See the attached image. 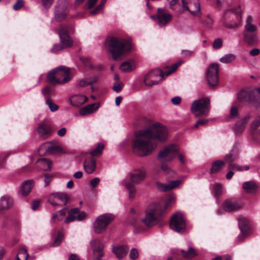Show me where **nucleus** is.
I'll return each mask as SVG.
<instances>
[{
	"mask_svg": "<svg viewBox=\"0 0 260 260\" xmlns=\"http://www.w3.org/2000/svg\"><path fill=\"white\" fill-rule=\"evenodd\" d=\"M100 107L99 103L89 104L79 110V114L82 116H85L95 112Z\"/></svg>",
	"mask_w": 260,
	"mask_h": 260,
	"instance_id": "4be33fe9",
	"label": "nucleus"
},
{
	"mask_svg": "<svg viewBox=\"0 0 260 260\" xmlns=\"http://www.w3.org/2000/svg\"><path fill=\"white\" fill-rule=\"evenodd\" d=\"M237 98L241 102H252L255 100L253 93L247 90H242L238 93Z\"/></svg>",
	"mask_w": 260,
	"mask_h": 260,
	"instance_id": "b1692460",
	"label": "nucleus"
},
{
	"mask_svg": "<svg viewBox=\"0 0 260 260\" xmlns=\"http://www.w3.org/2000/svg\"><path fill=\"white\" fill-rule=\"evenodd\" d=\"M239 225L241 230V234L238 237L239 240H243L244 237L247 234V226L246 220L245 218L239 219Z\"/></svg>",
	"mask_w": 260,
	"mask_h": 260,
	"instance_id": "c756f323",
	"label": "nucleus"
},
{
	"mask_svg": "<svg viewBox=\"0 0 260 260\" xmlns=\"http://www.w3.org/2000/svg\"><path fill=\"white\" fill-rule=\"evenodd\" d=\"M45 145H48L47 146V150L50 153L56 154L59 153H64L61 147L56 144L53 143H46Z\"/></svg>",
	"mask_w": 260,
	"mask_h": 260,
	"instance_id": "473e14b6",
	"label": "nucleus"
},
{
	"mask_svg": "<svg viewBox=\"0 0 260 260\" xmlns=\"http://www.w3.org/2000/svg\"><path fill=\"white\" fill-rule=\"evenodd\" d=\"M63 235L61 233H59L58 234V236L57 238L54 240L53 246H57L59 245H60V243L61 242V241L63 239Z\"/></svg>",
	"mask_w": 260,
	"mask_h": 260,
	"instance_id": "13d9d810",
	"label": "nucleus"
},
{
	"mask_svg": "<svg viewBox=\"0 0 260 260\" xmlns=\"http://www.w3.org/2000/svg\"><path fill=\"white\" fill-rule=\"evenodd\" d=\"M39 136L44 139L50 137L52 133V127L47 120L41 122L37 129Z\"/></svg>",
	"mask_w": 260,
	"mask_h": 260,
	"instance_id": "a211bd4d",
	"label": "nucleus"
},
{
	"mask_svg": "<svg viewBox=\"0 0 260 260\" xmlns=\"http://www.w3.org/2000/svg\"><path fill=\"white\" fill-rule=\"evenodd\" d=\"M12 205V201L9 197H2L0 200V211L10 208Z\"/></svg>",
	"mask_w": 260,
	"mask_h": 260,
	"instance_id": "7c9ffc66",
	"label": "nucleus"
},
{
	"mask_svg": "<svg viewBox=\"0 0 260 260\" xmlns=\"http://www.w3.org/2000/svg\"><path fill=\"white\" fill-rule=\"evenodd\" d=\"M129 257L132 259H135L139 256V252L137 249L133 248L131 249L129 253Z\"/></svg>",
	"mask_w": 260,
	"mask_h": 260,
	"instance_id": "4d7b16f0",
	"label": "nucleus"
},
{
	"mask_svg": "<svg viewBox=\"0 0 260 260\" xmlns=\"http://www.w3.org/2000/svg\"><path fill=\"white\" fill-rule=\"evenodd\" d=\"M213 22V20L209 16L205 21L204 24L207 27H211Z\"/></svg>",
	"mask_w": 260,
	"mask_h": 260,
	"instance_id": "69168bd1",
	"label": "nucleus"
},
{
	"mask_svg": "<svg viewBox=\"0 0 260 260\" xmlns=\"http://www.w3.org/2000/svg\"><path fill=\"white\" fill-rule=\"evenodd\" d=\"M209 120L206 119H199L197 123L194 125V128H197L199 125H205L208 123Z\"/></svg>",
	"mask_w": 260,
	"mask_h": 260,
	"instance_id": "052dcab7",
	"label": "nucleus"
},
{
	"mask_svg": "<svg viewBox=\"0 0 260 260\" xmlns=\"http://www.w3.org/2000/svg\"><path fill=\"white\" fill-rule=\"evenodd\" d=\"M253 18L251 16H248L244 26L243 32L244 41L249 44H254L257 42V27L252 23Z\"/></svg>",
	"mask_w": 260,
	"mask_h": 260,
	"instance_id": "0eeeda50",
	"label": "nucleus"
},
{
	"mask_svg": "<svg viewBox=\"0 0 260 260\" xmlns=\"http://www.w3.org/2000/svg\"><path fill=\"white\" fill-rule=\"evenodd\" d=\"M239 113L237 107L236 106H232L230 110V116L232 118H239Z\"/></svg>",
	"mask_w": 260,
	"mask_h": 260,
	"instance_id": "603ef678",
	"label": "nucleus"
},
{
	"mask_svg": "<svg viewBox=\"0 0 260 260\" xmlns=\"http://www.w3.org/2000/svg\"><path fill=\"white\" fill-rule=\"evenodd\" d=\"M182 7L192 15L199 16L201 14L199 0H181Z\"/></svg>",
	"mask_w": 260,
	"mask_h": 260,
	"instance_id": "4468645a",
	"label": "nucleus"
},
{
	"mask_svg": "<svg viewBox=\"0 0 260 260\" xmlns=\"http://www.w3.org/2000/svg\"><path fill=\"white\" fill-rule=\"evenodd\" d=\"M123 86V84L120 81L115 82L113 86V89L116 92H119L122 89Z\"/></svg>",
	"mask_w": 260,
	"mask_h": 260,
	"instance_id": "5fc2aeb1",
	"label": "nucleus"
},
{
	"mask_svg": "<svg viewBox=\"0 0 260 260\" xmlns=\"http://www.w3.org/2000/svg\"><path fill=\"white\" fill-rule=\"evenodd\" d=\"M96 160L93 158L90 159H85L84 164L83 167L85 172L87 174H91L93 173L96 169Z\"/></svg>",
	"mask_w": 260,
	"mask_h": 260,
	"instance_id": "5701e85b",
	"label": "nucleus"
},
{
	"mask_svg": "<svg viewBox=\"0 0 260 260\" xmlns=\"http://www.w3.org/2000/svg\"><path fill=\"white\" fill-rule=\"evenodd\" d=\"M237 158V155L234 150H232L228 154H226L224 157V161L227 163H231L235 160Z\"/></svg>",
	"mask_w": 260,
	"mask_h": 260,
	"instance_id": "ea45409f",
	"label": "nucleus"
},
{
	"mask_svg": "<svg viewBox=\"0 0 260 260\" xmlns=\"http://www.w3.org/2000/svg\"><path fill=\"white\" fill-rule=\"evenodd\" d=\"M182 181L180 180L170 181L168 183H162L159 182L155 183L157 189L161 191H167L178 187Z\"/></svg>",
	"mask_w": 260,
	"mask_h": 260,
	"instance_id": "6ab92c4d",
	"label": "nucleus"
},
{
	"mask_svg": "<svg viewBox=\"0 0 260 260\" xmlns=\"http://www.w3.org/2000/svg\"><path fill=\"white\" fill-rule=\"evenodd\" d=\"M88 79V81L90 85H91L92 84L94 83H96L98 82L100 79L99 75H94L90 78H87Z\"/></svg>",
	"mask_w": 260,
	"mask_h": 260,
	"instance_id": "680f3d73",
	"label": "nucleus"
},
{
	"mask_svg": "<svg viewBox=\"0 0 260 260\" xmlns=\"http://www.w3.org/2000/svg\"><path fill=\"white\" fill-rule=\"evenodd\" d=\"M48 82L52 85H60L68 83L72 78L70 69L59 66L50 71L47 75Z\"/></svg>",
	"mask_w": 260,
	"mask_h": 260,
	"instance_id": "39448f33",
	"label": "nucleus"
},
{
	"mask_svg": "<svg viewBox=\"0 0 260 260\" xmlns=\"http://www.w3.org/2000/svg\"><path fill=\"white\" fill-rule=\"evenodd\" d=\"M77 85L81 87H84L88 85H90L88 79L86 78L79 80L77 82Z\"/></svg>",
	"mask_w": 260,
	"mask_h": 260,
	"instance_id": "864d4df0",
	"label": "nucleus"
},
{
	"mask_svg": "<svg viewBox=\"0 0 260 260\" xmlns=\"http://www.w3.org/2000/svg\"><path fill=\"white\" fill-rule=\"evenodd\" d=\"M181 252L185 258L191 259L197 255V253L194 249L191 247H189L187 251L181 249Z\"/></svg>",
	"mask_w": 260,
	"mask_h": 260,
	"instance_id": "58836bf2",
	"label": "nucleus"
},
{
	"mask_svg": "<svg viewBox=\"0 0 260 260\" xmlns=\"http://www.w3.org/2000/svg\"><path fill=\"white\" fill-rule=\"evenodd\" d=\"M225 166V162L221 160H217L212 163V167L210 169V174H216Z\"/></svg>",
	"mask_w": 260,
	"mask_h": 260,
	"instance_id": "2f4dec72",
	"label": "nucleus"
},
{
	"mask_svg": "<svg viewBox=\"0 0 260 260\" xmlns=\"http://www.w3.org/2000/svg\"><path fill=\"white\" fill-rule=\"evenodd\" d=\"M33 187V181L27 180L22 183L21 187V192L23 196H26L31 191Z\"/></svg>",
	"mask_w": 260,
	"mask_h": 260,
	"instance_id": "72a5a7b5",
	"label": "nucleus"
},
{
	"mask_svg": "<svg viewBox=\"0 0 260 260\" xmlns=\"http://www.w3.org/2000/svg\"><path fill=\"white\" fill-rule=\"evenodd\" d=\"M121 183L123 184L128 190L129 198L133 199L135 197L136 192V189L134 188V185H132V184L127 183L125 182L124 181H122Z\"/></svg>",
	"mask_w": 260,
	"mask_h": 260,
	"instance_id": "4c0bfd02",
	"label": "nucleus"
},
{
	"mask_svg": "<svg viewBox=\"0 0 260 260\" xmlns=\"http://www.w3.org/2000/svg\"><path fill=\"white\" fill-rule=\"evenodd\" d=\"M167 207L168 205L164 206L158 203L150 204L146 209L145 217L142 222L147 226H153L160 219Z\"/></svg>",
	"mask_w": 260,
	"mask_h": 260,
	"instance_id": "7ed1b4c3",
	"label": "nucleus"
},
{
	"mask_svg": "<svg viewBox=\"0 0 260 260\" xmlns=\"http://www.w3.org/2000/svg\"><path fill=\"white\" fill-rule=\"evenodd\" d=\"M25 2L23 0H17L13 6V9L15 11L19 10L24 7Z\"/></svg>",
	"mask_w": 260,
	"mask_h": 260,
	"instance_id": "3c124183",
	"label": "nucleus"
},
{
	"mask_svg": "<svg viewBox=\"0 0 260 260\" xmlns=\"http://www.w3.org/2000/svg\"><path fill=\"white\" fill-rule=\"evenodd\" d=\"M61 45L66 48L72 46L73 41L69 35L68 26H61L58 31Z\"/></svg>",
	"mask_w": 260,
	"mask_h": 260,
	"instance_id": "f3484780",
	"label": "nucleus"
},
{
	"mask_svg": "<svg viewBox=\"0 0 260 260\" xmlns=\"http://www.w3.org/2000/svg\"><path fill=\"white\" fill-rule=\"evenodd\" d=\"M102 8H103L102 7V5H99L96 7L95 9L91 10L90 13L92 15H95L102 9Z\"/></svg>",
	"mask_w": 260,
	"mask_h": 260,
	"instance_id": "338daca9",
	"label": "nucleus"
},
{
	"mask_svg": "<svg viewBox=\"0 0 260 260\" xmlns=\"http://www.w3.org/2000/svg\"><path fill=\"white\" fill-rule=\"evenodd\" d=\"M242 20V10L238 5L225 11L223 17V23L224 26L229 29H236L241 25Z\"/></svg>",
	"mask_w": 260,
	"mask_h": 260,
	"instance_id": "20e7f679",
	"label": "nucleus"
},
{
	"mask_svg": "<svg viewBox=\"0 0 260 260\" xmlns=\"http://www.w3.org/2000/svg\"><path fill=\"white\" fill-rule=\"evenodd\" d=\"M53 92V89L49 86H46L42 90V93L44 95L45 100L46 99H50V94Z\"/></svg>",
	"mask_w": 260,
	"mask_h": 260,
	"instance_id": "c03bdc74",
	"label": "nucleus"
},
{
	"mask_svg": "<svg viewBox=\"0 0 260 260\" xmlns=\"http://www.w3.org/2000/svg\"><path fill=\"white\" fill-rule=\"evenodd\" d=\"M170 228L174 231L181 233L186 229V222L182 214L177 212L174 214L171 218Z\"/></svg>",
	"mask_w": 260,
	"mask_h": 260,
	"instance_id": "9d476101",
	"label": "nucleus"
},
{
	"mask_svg": "<svg viewBox=\"0 0 260 260\" xmlns=\"http://www.w3.org/2000/svg\"><path fill=\"white\" fill-rule=\"evenodd\" d=\"M219 66L217 63H211L208 67L207 72V79L209 85L213 87L217 86L219 82Z\"/></svg>",
	"mask_w": 260,
	"mask_h": 260,
	"instance_id": "ddd939ff",
	"label": "nucleus"
},
{
	"mask_svg": "<svg viewBox=\"0 0 260 260\" xmlns=\"http://www.w3.org/2000/svg\"><path fill=\"white\" fill-rule=\"evenodd\" d=\"M86 214L84 211L80 212L77 208L71 209L68 212V216L64 219V222L69 223L75 220L82 221L85 219Z\"/></svg>",
	"mask_w": 260,
	"mask_h": 260,
	"instance_id": "dca6fc26",
	"label": "nucleus"
},
{
	"mask_svg": "<svg viewBox=\"0 0 260 260\" xmlns=\"http://www.w3.org/2000/svg\"><path fill=\"white\" fill-rule=\"evenodd\" d=\"M87 98L84 95H75L70 98L71 104L75 107H80L86 102Z\"/></svg>",
	"mask_w": 260,
	"mask_h": 260,
	"instance_id": "a878e982",
	"label": "nucleus"
},
{
	"mask_svg": "<svg viewBox=\"0 0 260 260\" xmlns=\"http://www.w3.org/2000/svg\"><path fill=\"white\" fill-rule=\"evenodd\" d=\"M46 104L48 106L51 112H55L58 110L59 107L55 103L51 102L50 99H46L45 101Z\"/></svg>",
	"mask_w": 260,
	"mask_h": 260,
	"instance_id": "a18cd8bd",
	"label": "nucleus"
},
{
	"mask_svg": "<svg viewBox=\"0 0 260 260\" xmlns=\"http://www.w3.org/2000/svg\"><path fill=\"white\" fill-rule=\"evenodd\" d=\"M105 46L114 60L123 54L130 51L132 48L129 39L118 37L109 38L106 41Z\"/></svg>",
	"mask_w": 260,
	"mask_h": 260,
	"instance_id": "f03ea898",
	"label": "nucleus"
},
{
	"mask_svg": "<svg viewBox=\"0 0 260 260\" xmlns=\"http://www.w3.org/2000/svg\"><path fill=\"white\" fill-rule=\"evenodd\" d=\"M180 63L174 64L171 68L168 70L162 72L159 69H155L150 71L147 74L144 79V82L146 86H151L158 84L164 80V76H168L174 72Z\"/></svg>",
	"mask_w": 260,
	"mask_h": 260,
	"instance_id": "423d86ee",
	"label": "nucleus"
},
{
	"mask_svg": "<svg viewBox=\"0 0 260 260\" xmlns=\"http://www.w3.org/2000/svg\"><path fill=\"white\" fill-rule=\"evenodd\" d=\"M37 162L40 163L42 166V169L45 171H49L51 169V162L46 158H40L37 161Z\"/></svg>",
	"mask_w": 260,
	"mask_h": 260,
	"instance_id": "e433bc0d",
	"label": "nucleus"
},
{
	"mask_svg": "<svg viewBox=\"0 0 260 260\" xmlns=\"http://www.w3.org/2000/svg\"><path fill=\"white\" fill-rule=\"evenodd\" d=\"M135 69V63L133 60L123 62L120 66V69L124 72H130Z\"/></svg>",
	"mask_w": 260,
	"mask_h": 260,
	"instance_id": "f704fd0d",
	"label": "nucleus"
},
{
	"mask_svg": "<svg viewBox=\"0 0 260 260\" xmlns=\"http://www.w3.org/2000/svg\"><path fill=\"white\" fill-rule=\"evenodd\" d=\"M66 48L63 45L60 44H55L52 49L50 50V52L54 54H58L60 51Z\"/></svg>",
	"mask_w": 260,
	"mask_h": 260,
	"instance_id": "49530a36",
	"label": "nucleus"
},
{
	"mask_svg": "<svg viewBox=\"0 0 260 260\" xmlns=\"http://www.w3.org/2000/svg\"><path fill=\"white\" fill-rule=\"evenodd\" d=\"M179 147L176 145H170L160 151L158 154V158L161 161L172 160L177 155Z\"/></svg>",
	"mask_w": 260,
	"mask_h": 260,
	"instance_id": "9b49d317",
	"label": "nucleus"
},
{
	"mask_svg": "<svg viewBox=\"0 0 260 260\" xmlns=\"http://www.w3.org/2000/svg\"><path fill=\"white\" fill-rule=\"evenodd\" d=\"M55 193L50 194L48 197V202L53 206L59 205Z\"/></svg>",
	"mask_w": 260,
	"mask_h": 260,
	"instance_id": "de8ad7c7",
	"label": "nucleus"
},
{
	"mask_svg": "<svg viewBox=\"0 0 260 260\" xmlns=\"http://www.w3.org/2000/svg\"><path fill=\"white\" fill-rule=\"evenodd\" d=\"M146 176L145 171L140 169H136L129 173L128 175L130 182L127 183L132 184L133 185L141 183Z\"/></svg>",
	"mask_w": 260,
	"mask_h": 260,
	"instance_id": "2eb2a0df",
	"label": "nucleus"
},
{
	"mask_svg": "<svg viewBox=\"0 0 260 260\" xmlns=\"http://www.w3.org/2000/svg\"><path fill=\"white\" fill-rule=\"evenodd\" d=\"M210 101L208 98H203L194 101L191 106V111L196 116H207L210 110Z\"/></svg>",
	"mask_w": 260,
	"mask_h": 260,
	"instance_id": "6e6552de",
	"label": "nucleus"
},
{
	"mask_svg": "<svg viewBox=\"0 0 260 260\" xmlns=\"http://www.w3.org/2000/svg\"><path fill=\"white\" fill-rule=\"evenodd\" d=\"M222 46V41L220 38L215 39L213 43V47L214 49H219Z\"/></svg>",
	"mask_w": 260,
	"mask_h": 260,
	"instance_id": "6e6d98bb",
	"label": "nucleus"
},
{
	"mask_svg": "<svg viewBox=\"0 0 260 260\" xmlns=\"http://www.w3.org/2000/svg\"><path fill=\"white\" fill-rule=\"evenodd\" d=\"M43 6L46 8L48 9L52 5L54 0H41Z\"/></svg>",
	"mask_w": 260,
	"mask_h": 260,
	"instance_id": "bf43d9fd",
	"label": "nucleus"
},
{
	"mask_svg": "<svg viewBox=\"0 0 260 260\" xmlns=\"http://www.w3.org/2000/svg\"><path fill=\"white\" fill-rule=\"evenodd\" d=\"M180 6V5L179 4V0H172L170 2V8L174 11L181 13L182 12L179 8Z\"/></svg>",
	"mask_w": 260,
	"mask_h": 260,
	"instance_id": "37998d69",
	"label": "nucleus"
},
{
	"mask_svg": "<svg viewBox=\"0 0 260 260\" xmlns=\"http://www.w3.org/2000/svg\"><path fill=\"white\" fill-rule=\"evenodd\" d=\"M260 125V116L257 117L252 122L251 127L253 129H256Z\"/></svg>",
	"mask_w": 260,
	"mask_h": 260,
	"instance_id": "0e129e2a",
	"label": "nucleus"
},
{
	"mask_svg": "<svg viewBox=\"0 0 260 260\" xmlns=\"http://www.w3.org/2000/svg\"><path fill=\"white\" fill-rule=\"evenodd\" d=\"M156 18L159 26L160 27H163L171 20L172 15L170 14L165 13L163 9L158 8Z\"/></svg>",
	"mask_w": 260,
	"mask_h": 260,
	"instance_id": "aec40b11",
	"label": "nucleus"
},
{
	"mask_svg": "<svg viewBox=\"0 0 260 260\" xmlns=\"http://www.w3.org/2000/svg\"><path fill=\"white\" fill-rule=\"evenodd\" d=\"M228 169L229 170H236L240 171H242L243 170L240 166L232 163H230L229 165Z\"/></svg>",
	"mask_w": 260,
	"mask_h": 260,
	"instance_id": "e2e57ef3",
	"label": "nucleus"
},
{
	"mask_svg": "<svg viewBox=\"0 0 260 260\" xmlns=\"http://www.w3.org/2000/svg\"><path fill=\"white\" fill-rule=\"evenodd\" d=\"M68 0H58L55 9L54 17L58 21L63 20L68 14Z\"/></svg>",
	"mask_w": 260,
	"mask_h": 260,
	"instance_id": "f8f14e48",
	"label": "nucleus"
},
{
	"mask_svg": "<svg viewBox=\"0 0 260 260\" xmlns=\"http://www.w3.org/2000/svg\"><path fill=\"white\" fill-rule=\"evenodd\" d=\"M104 148L103 144H99L96 148L90 151L89 153L92 156H99L102 154V151Z\"/></svg>",
	"mask_w": 260,
	"mask_h": 260,
	"instance_id": "79ce46f5",
	"label": "nucleus"
},
{
	"mask_svg": "<svg viewBox=\"0 0 260 260\" xmlns=\"http://www.w3.org/2000/svg\"><path fill=\"white\" fill-rule=\"evenodd\" d=\"M250 116L247 115L241 120L236 123L234 128L235 132L236 134H241L243 133L245 129V125L250 119Z\"/></svg>",
	"mask_w": 260,
	"mask_h": 260,
	"instance_id": "393cba45",
	"label": "nucleus"
},
{
	"mask_svg": "<svg viewBox=\"0 0 260 260\" xmlns=\"http://www.w3.org/2000/svg\"><path fill=\"white\" fill-rule=\"evenodd\" d=\"M213 193L214 196L218 198L222 194V186L219 183H216L214 185Z\"/></svg>",
	"mask_w": 260,
	"mask_h": 260,
	"instance_id": "8fccbe9b",
	"label": "nucleus"
},
{
	"mask_svg": "<svg viewBox=\"0 0 260 260\" xmlns=\"http://www.w3.org/2000/svg\"><path fill=\"white\" fill-rule=\"evenodd\" d=\"M28 254L27 252L25 246H22L20 247L17 255L16 257V260H27L28 257Z\"/></svg>",
	"mask_w": 260,
	"mask_h": 260,
	"instance_id": "c9c22d12",
	"label": "nucleus"
},
{
	"mask_svg": "<svg viewBox=\"0 0 260 260\" xmlns=\"http://www.w3.org/2000/svg\"><path fill=\"white\" fill-rule=\"evenodd\" d=\"M235 59V56L234 54L230 53L224 55L223 57L220 58L219 60L220 62L224 63H229L233 62Z\"/></svg>",
	"mask_w": 260,
	"mask_h": 260,
	"instance_id": "a19ab883",
	"label": "nucleus"
},
{
	"mask_svg": "<svg viewBox=\"0 0 260 260\" xmlns=\"http://www.w3.org/2000/svg\"><path fill=\"white\" fill-rule=\"evenodd\" d=\"M115 218L113 214L105 213L99 216L93 224V230L96 234H101L107 229L108 225Z\"/></svg>",
	"mask_w": 260,
	"mask_h": 260,
	"instance_id": "1a4fd4ad",
	"label": "nucleus"
},
{
	"mask_svg": "<svg viewBox=\"0 0 260 260\" xmlns=\"http://www.w3.org/2000/svg\"><path fill=\"white\" fill-rule=\"evenodd\" d=\"M128 251V247L127 246H120L113 248V252L119 259L125 256Z\"/></svg>",
	"mask_w": 260,
	"mask_h": 260,
	"instance_id": "cd10ccee",
	"label": "nucleus"
},
{
	"mask_svg": "<svg viewBox=\"0 0 260 260\" xmlns=\"http://www.w3.org/2000/svg\"><path fill=\"white\" fill-rule=\"evenodd\" d=\"M242 204L231 201H226L223 205L224 210L227 212L235 211L242 208Z\"/></svg>",
	"mask_w": 260,
	"mask_h": 260,
	"instance_id": "412c9836",
	"label": "nucleus"
},
{
	"mask_svg": "<svg viewBox=\"0 0 260 260\" xmlns=\"http://www.w3.org/2000/svg\"><path fill=\"white\" fill-rule=\"evenodd\" d=\"M168 136V131L165 126L158 122L154 123L136 133V138L133 141V150L141 157L149 155L156 149L157 141L163 142Z\"/></svg>",
	"mask_w": 260,
	"mask_h": 260,
	"instance_id": "f257e3e1",
	"label": "nucleus"
},
{
	"mask_svg": "<svg viewBox=\"0 0 260 260\" xmlns=\"http://www.w3.org/2000/svg\"><path fill=\"white\" fill-rule=\"evenodd\" d=\"M242 187L247 193H254L256 191L257 185L253 181H247L243 183Z\"/></svg>",
	"mask_w": 260,
	"mask_h": 260,
	"instance_id": "c85d7f7f",
	"label": "nucleus"
},
{
	"mask_svg": "<svg viewBox=\"0 0 260 260\" xmlns=\"http://www.w3.org/2000/svg\"><path fill=\"white\" fill-rule=\"evenodd\" d=\"M67 213V208H63L52 215V217L50 220L51 223H57V222L62 221L64 219Z\"/></svg>",
	"mask_w": 260,
	"mask_h": 260,
	"instance_id": "bb28decb",
	"label": "nucleus"
},
{
	"mask_svg": "<svg viewBox=\"0 0 260 260\" xmlns=\"http://www.w3.org/2000/svg\"><path fill=\"white\" fill-rule=\"evenodd\" d=\"M181 52L182 55L185 57H189L193 54L192 51L188 50H182Z\"/></svg>",
	"mask_w": 260,
	"mask_h": 260,
	"instance_id": "774afa93",
	"label": "nucleus"
},
{
	"mask_svg": "<svg viewBox=\"0 0 260 260\" xmlns=\"http://www.w3.org/2000/svg\"><path fill=\"white\" fill-rule=\"evenodd\" d=\"M58 202L61 201L66 204L68 200V196L66 193L57 192L55 193Z\"/></svg>",
	"mask_w": 260,
	"mask_h": 260,
	"instance_id": "09e8293b",
	"label": "nucleus"
}]
</instances>
